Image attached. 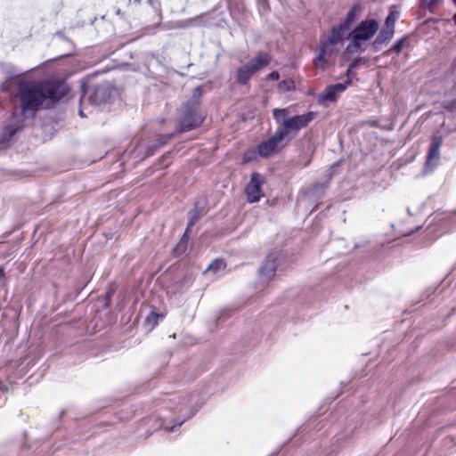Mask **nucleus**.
<instances>
[{"instance_id":"1a4fd4ad","label":"nucleus","mask_w":456,"mask_h":456,"mask_svg":"<svg viewBox=\"0 0 456 456\" xmlns=\"http://www.w3.org/2000/svg\"><path fill=\"white\" fill-rule=\"evenodd\" d=\"M350 84L351 80L348 79L345 82L337 83L327 86L324 93L320 94L319 102L322 103L326 102H335L338 98V95L343 93Z\"/></svg>"},{"instance_id":"f03ea898","label":"nucleus","mask_w":456,"mask_h":456,"mask_svg":"<svg viewBox=\"0 0 456 456\" xmlns=\"http://www.w3.org/2000/svg\"><path fill=\"white\" fill-rule=\"evenodd\" d=\"M344 40L345 35L334 27L329 35L322 36L314 65L317 69H326L330 65L331 57L339 52Z\"/></svg>"},{"instance_id":"7ed1b4c3","label":"nucleus","mask_w":456,"mask_h":456,"mask_svg":"<svg viewBox=\"0 0 456 456\" xmlns=\"http://www.w3.org/2000/svg\"><path fill=\"white\" fill-rule=\"evenodd\" d=\"M315 113L309 111L302 115L289 118L288 110L286 109L273 110V118L281 126L278 130L284 137H286L289 133H297L300 129L306 127L308 124L313 121Z\"/></svg>"},{"instance_id":"473e14b6","label":"nucleus","mask_w":456,"mask_h":456,"mask_svg":"<svg viewBox=\"0 0 456 456\" xmlns=\"http://www.w3.org/2000/svg\"><path fill=\"white\" fill-rule=\"evenodd\" d=\"M79 114H80L81 117H84V113H83L82 110L79 111Z\"/></svg>"},{"instance_id":"dca6fc26","label":"nucleus","mask_w":456,"mask_h":456,"mask_svg":"<svg viewBox=\"0 0 456 456\" xmlns=\"http://www.w3.org/2000/svg\"><path fill=\"white\" fill-rule=\"evenodd\" d=\"M163 315L159 314L157 313L151 312L145 319V322L148 325L151 326V328H154L158 322L159 320L162 319Z\"/></svg>"},{"instance_id":"4be33fe9","label":"nucleus","mask_w":456,"mask_h":456,"mask_svg":"<svg viewBox=\"0 0 456 456\" xmlns=\"http://www.w3.org/2000/svg\"><path fill=\"white\" fill-rule=\"evenodd\" d=\"M256 158V151L254 150L248 151L244 153L243 159L245 162H249Z\"/></svg>"},{"instance_id":"5701e85b","label":"nucleus","mask_w":456,"mask_h":456,"mask_svg":"<svg viewBox=\"0 0 456 456\" xmlns=\"http://www.w3.org/2000/svg\"><path fill=\"white\" fill-rule=\"evenodd\" d=\"M443 105L444 107L450 110V111H453V110H456V99L455 100H445L444 102H443Z\"/></svg>"},{"instance_id":"a211bd4d","label":"nucleus","mask_w":456,"mask_h":456,"mask_svg":"<svg viewBox=\"0 0 456 456\" xmlns=\"http://www.w3.org/2000/svg\"><path fill=\"white\" fill-rule=\"evenodd\" d=\"M20 129H21V126H18L15 128L6 126L3 133L4 139L7 141L11 140L14 134Z\"/></svg>"},{"instance_id":"6e6552de","label":"nucleus","mask_w":456,"mask_h":456,"mask_svg":"<svg viewBox=\"0 0 456 456\" xmlns=\"http://www.w3.org/2000/svg\"><path fill=\"white\" fill-rule=\"evenodd\" d=\"M265 182L264 177L258 173H252L250 175V181L247 184L245 192L247 195V200L250 203L257 202L261 198L264 197V192L262 191V185Z\"/></svg>"},{"instance_id":"39448f33","label":"nucleus","mask_w":456,"mask_h":456,"mask_svg":"<svg viewBox=\"0 0 456 456\" xmlns=\"http://www.w3.org/2000/svg\"><path fill=\"white\" fill-rule=\"evenodd\" d=\"M270 61L269 54L264 52L258 53L255 58L237 69V81L241 85H246L255 73L267 66Z\"/></svg>"},{"instance_id":"9b49d317","label":"nucleus","mask_w":456,"mask_h":456,"mask_svg":"<svg viewBox=\"0 0 456 456\" xmlns=\"http://www.w3.org/2000/svg\"><path fill=\"white\" fill-rule=\"evenodd\" d=\"M277 262L273 254H270L265 259L259 270L260 277L265 281L271 280L276 272Z\"/></svg>"},{"instance_id":"0eeeda50","label":"nucleus","mask_w":456,"mask_h":456,"mask_svg":"<svg viewBox=\"0 0 456 456\" xmlns=\"http://www.w3.org/2000/svg\"><path fill=\"white\" fill-rule=\"evenodd\" d=\"M285 137L277 129L275 133L265 142L260 143L257 147L258 154L263 158L270 157L278 152L282 147L281 143Z\"/></svg>"},{"instance_id":"f3484780","label":"nucleus","mask_w":456,"mask_h":456,"mask_svg":"<svg viewBox=\"0 0 456 456\" xmlns=\"http://www.w3.org/2000/svg\"><path fill=\"white\" fill-rule=\"evenodd\" d=\"M439 3L440 0H421L420 5L424 9L432 11L438 5Z\"/></svg>"},{"instance_id":"20e7f679","label":"nucleus","mask_w":456,"mask_h":456,"mask_svg":"<svg viewBox=\"0 0 456 456\" xmlns=\"http://www.w3.org/2000/svg\"><path fill=\"white\" fill-rule=\"evenodd\" d=\"M379 23L375 20H362L349 34L351 42L346 47L348 53H362L366 50L365 43L370 40L378 31Z\"/></svg>"},{"instance_id":"393cba45","label":"nucleus","mask_w":456,"mask_h":456,"mask_svg":"<svg viewBox=\"0 0 456 456\" xmlns=\"http://www.w3.org/2000/svg\"><path fill=\"white\" fill-rule=\"evenodd\" d=\"M395 20H394L391 17H389L387 15V17L386 18V20H385V24L384 26L386 27H388V28H394L395 29Z\"/></svg>"},{"instance_id":"412c9836","label":"nucleus","mask_w":456,"mask_h":456,"mask_svg":"<svg viewBox=\"0 0 456 456\" xmlns=\"http://www.w3.org/2000/svg\"><path fill=\"white\" fill-rule=\"evenodd\" d=\"M405 38L397 40L391 50L395 51L397 53H401L405 45Z\"/></svg>"},{"instance_id":"f257e3e1","label":"nucleus","mask_w":456,"mask_h":456,"mask_svg":"<svg viewBox=\"0 0 456 456\" xmlns=\"http://www.w3.org/2000/svg\"><path fill=\"white\" fill-rule=\"evenodd\" d=\"M68 91L69 88L64 83L57 81L20 82L17 97L23 118H33L39 108H48L66 95Z\"/></svg>"},{"instance_id":"7c9ffc66","label":"nucleus","mask_w":456,"mask_h":456,"mask_svg":"<svg viewBox=\"0 0 456 456\" xmlns=\"http://www.w3.org/2000/svg\"><path fill=\"white\" fill-rule=\"evenodd\" d=\"M452 77H453V82H454V88L456 89V67L454 69V74H452Z\"/></svg>"},{"instance_id":"c756f323","label":"nucleus","mask_w":456,"mask_h":456,"mask_svg":"<svg viewBox=\"0 0 456 456\" xmlns=\"http://www.w3.org/2000/svg\"><path fill=\"white\" fill-rule=\"evenodd\" d=\"M5 276L4 269L0 266V280L4 279Z\"/></svg>"},{"instance_id":"bb28decb","label":"nucleus","mask_w":456,"mask_h":456,"mask_svg":"<svg viewBox=\"0 0 456 456\" xmlns=\"http://www.w3.org/2000/svg\"><path fill=\"white\" fill-rule=\"evenodd\" d=\"M280 77L278 71H273L268 75V78L271 80H278Z\"/></svg>"},{"instance_id":"ddd939ff","label":"nucleus","mask_w":456,"mask_h":456,"mask_svg":"<svg viewBox=\"0 0 456 456\" xmlns=\"http://www.w3.org/2000/svg\"><path fill=\"white\" fill-rule=\"evenodd\" d=\"M107 88L104 86H98L89 95V102L92 104L99 105L106 100Z\"/></svg>"},{"instance_id":"9d476101","label":"nucleus","mask_w":456,"mask_h":456,"mask_svg":"<svg viewBox=\"0 0 456 456\" xmlns=\"http://www.w3.org/2000/svg\"><path fill=\"white\" fill-rule=\"evenodd\" d=\"M442 145V137L435 135L430 143L428 154L426 160V169L433 170L436 167L440 159V147Z\"/></svg>"},{"instance_id":"72a5a7b5","label":"nucleus","mask_w":456,"mask_h":456,"mask_svg":"<svg viewBox=\"0 0 456 456\" xmlns=\"http://www.w3.org/2000/svg\"><path fill=\"white\" fill-rule=\"evenodd\" d=\"M456 4V0H452Z\"/></svg>"},{"instance_id":"cd10ccee","label":"nucleus","mask_w":456,"mask_h":456,"mask_svg":"<svg viewBox=\"0 0 456 456\" xmlns=\"http://www.w3.org/2000/svg\"><path fill=\"white\" fill-rule=\"evenodd\" d=\"M183 424V422H179L178 424L169 427V426H164V428L168 432H175L176 427H180Z\"/></svg>"},{"instance_id":"4468645a","label":"nucleus","mask_w":456,"mask_h":456,"mask_svg":"<svg viewBox=\"0 0 456 456\" xmlns=\"http://www.w3.org/2000/svg\"><path fill=\"white\" fill-rule=\"evenodd\" d=\"M395 34V29L383 26L379 36L374 40V46L378 47L379 45H383L384 43L389 41Z\"/></svg>"},{"instance_id":"423d86ee","label":"nucleus","mask_w":456,"mask_h":456,"mask_svg":"<svg viewBox=\"0 0 456 456\" xmlns=\"http://www.w3.org/2000/svg\"><path fill=\"white\" fill-rule=\"evenodd\" d=\"M183 113L180 118V126L183 131L191 130L199 126L202 121L203 117L199 113L198 107L196 104L191 106L185 105L183 108Z\"/></svg>"},{"instance_id":"a878e982","label":"nucleus","mask_w":456,"mask_h":456,"mask_svg":"<svg viewBox=\"0 0 456 456\" xmlns=\"http://www.w3.org/2000/svg\"><path fill=\"white\" fill-rule=\"evenodd\" d=\"M257 4L264 11L268 9L267 0H257Z\"/></svg>"},{"instance_id":"6ab92c4d","label":"nucleus","mask_w":456,"mask_h":456,"mask_svg":"<svg viewBox=\"0 0 456 456\" xmlns=\"http://www.w3.org/2000/svg\"><path fill=\"white\" fill-rule=\"evenodd\" d=\"M294 88V82L291 79L283 80L279 84V89L283 92L290 91Z\"/></svg>"},{"instance_id":"f8f14e48","label":"nucleus","mask_w":456,"mask_h":456,"mask_svg":"<svg viewBox=\"0 0 456 456\" xmlns=\"http://www.w3.org/2000/svg\"><path fill=\"white\" fill-rule=\"evenodd\" d=\"M359 12L360 7L358 5H354L348 11L345 20L335 28L346 36V31L350 28L352 24L357 20Z\"/></svg>"},{"instance_id":"2f4dec72","label":"nucleus","mask_w":456,"mask_h":456,"mask_svg":"<svg viewBox=\"0 0 456 456\" xmlns=\"http://www.w3.org/2000/svg\"><path fill=\"white\" fill-rule=\"evenodd\" d=\"M453 20H454V22H455V24H456V13H455V14H454V16H453Z\"/></svg>"},{"instance_id":"c85d7f7f","label":"nucleus","mask_w":456,"mask_h":456,"mask_svg":"<svg viewBox=\"0 0 456 456\" xmlns=\"http://www.w3.org/2000/svg\"><path fill=\"white\" fill-rule=\"evenodd\" d=\"M170 138H171V135L166 136L165 140L161 139V140L159 141L158 145L161 146V145L165 144Z\"/></svg>"},{"instance_id":"aec40b11","label":"nucleus","mask_w":456,"mask_h":456,"mask_svg":"<svg viewBox=\"0 0 456 456\" xmlns=\"http://www.w3.org/2000/svg\"><path fill=\"white\" fill-rule=\"evenodd\" d=\"M199 218V215L196 211L190 212V220L186 228V231L183 234V237L187 236V232L191 229V227L194 225L196 220Z\"/></svg>"},{"instance_id":"b1692460","label":"nucleus","mask_w":456,"mask_h":456,"mask_svg":"<svg viewBox=\"0 0 456 456\" xmlns=\"http://www.w3.org/2000/svg\"><path fill=\"white\" fill-rule=\"evenodd\" d=\"M388 16L391 17L395 21L398 20V18H399V11L397 10V8L395 6H393L390 9Z\"/></svg>"},{"instance_id":"2eb2a0df","label":"nucleus","mask_w":456,"mask_h":456,"mask_svg":"<svg viewBox=\"0 0 456 456\" xmlns=\"http://www.w3.org/2000/svg\"><path fill=\"white\" fill-rule=\"evenodd\" d=\"M226 265L221 259H215L206 269V272H212L215 274H219L224 272Z\"/></svg>"}]
</instances>
